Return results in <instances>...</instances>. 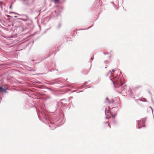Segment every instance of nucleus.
Instances as JSON below:
<instances>
[{
    "instance_id": "nucleus-10",
    "label": "nucleus",
    "mask_w": 154,
    "mask_h": 154,
    "mask_svg": "<svg viewBox=\"0 0 154 154\" xmlns=\"http://www.w3.org/2000/svg\"><path fill=\"white\" fill-rule=\"evenodd\" d=\"M11 6L12 5H11L10 6V8H11Z\"/></svg>"
},
{
    "instance_id": "nucleus-1",
    "label": "nucleus",
    "mask_w": 154,
    "mask_h": 154,
    "mask_svg": "<svg viewBox=\"0 0 154 154\" xmlns=\"http://www.w3.org/2000/svg\"><path fill=\"white\" fill-rule=\"evenodd\" d=\"M113 83L116 88L121 87V91H125L127 88L126 85H124L123 83L122 82V81L120 79H119L117 80H116L114 82H113Z\"/></svg>"
},
{
    "instance_id": "nucleus-9",
    "label": "nucleus",
    "mask_w": 154,
    "mask_h": 154,
    "mask_svg": "<svg viewBox=\"0 0 154 154\" xmlns=\"http://www.w3.org/2000/svg\"><path fill=\"white\" fill-rule=\"evenodd\" d=\"M112 72L113 73V72H114V70H112Z\"/></svg>"
},
{
    "instance_id": "nucleus-7",
    "label": "nucleus",
    "mask_w": 154,
    "mask_h": 154,
    "mask_svg": "<svg viewBox=\"0 0 154 154\" xmlns=\"http://www.w3.org/2000/svg\"><path fill=\"white\" fill-rule=\"evenodd\" d=\"M54 2L55 3H58L59 2L60 0H53Z\"/></svg>"
},
{
    "instance_id": "nucleus-8",
    "label": "nucleus",
    "mask_w": 154,
    "mask_h": 154,
    "mask_svg": "<svg viewBox=\"0 0 154 154\" xmlns=\"http://www.w3.org/2000/svg\"><path fill=\"white\" fill-rule=\"evenodd\" d=\"M116 115H115V114H114V115H113V114H112V117L114 119L115 117V116H116Z\"/></svg>"
},
{
    "instance_id": "nucleus-5",
    "label": "nucleus",
    "mask_w": 154,
    "mask_h": 154,
    "mask_svg": "<svg viewBox=\"0 0 154 154\" xmlns=\"http://www.w3.org/2000/svg\"><path fill=\"white\" fill-rule=\"evenodd\" d=\"M6 89L2 86H0V92H5L6 91Z\"/></svg>"
},
{
    "instance_id": "nucleus-6",
    "label": "nucleus",
    "mask_w": 154,
    "mask_h": 154,
    "mask_svg": "<svg viewBox=\"0 0 154 154\" xmlns=\"http://www.w3.org/2000/svg\"><path fill=\"white\" fill-rule=\"evenodd\" d=\"M110 107L109 106H108L106 107V108L105 109V112L106 113H109L110 111Z\"/></svg>"
},
{
    "instance_id": "nucleus-3",
    "label": "nucleus",
    "mask_w": 154,
    "mask_h": 154,
    "mask_svg": "<svg viewBox=\"0 0 154 154\" xmlns=\"http://www.w3.org/2000/svg\"><path fill=\"white\" fill-rule=\"evenodd\" d=\"M103 128L105 129H107L108 128H111L110 125L109 124L108 122H105L103 124Z\"/></svg>"
},
{
    "instance_id": "nucleus-11",
    "label": "nucleus",
    "mask_w": 154,
    "mask_h": 154,
    "mask_svg": "<svg viewBox=\"0 0 154 154\" xmlns=\"http://www.w3.org/2000/svg\"><path fill=\"white\" fill-rule=\"evenodd\" d=\"M111 72V74L112 73V72Z\"/></svg>"
},
{
    "instance_id": "nucleus-12",
    "label": "nucleus",
    "mask_w": 154,
    "mask_h": 154,
    "mask_svg": "<svg viewBox=\"0 0 154 154\" xmlns=\"http://www.w3.org/2000/svg\"><path fill=\"white\" fill-rule=\"evenodd\" d=\"M106 119H108V118H109L106 117Z\"/></svg>"
},
{
    "instance_id": "nucleus-4",
    "label": "nucleus",
    "mask_w": 154,
    "mask_h": 154,
    "mask_svg": "<svg viewBox=\"0 0 154 154\" xmlns=\"http://www.w3.org/2000/svg\"><path fill=\"white\" fill-rule=\"evenodd\" d=\"M24 17L21 18V20L23 21H26L29 20V17L26 15H24Z\"/></svg>"
},
{
    "instance_id": "nucleus-2",
    "label": "nucleus",
    "mask_w": 154,
    "mask_h": 154,
    "mask_svg": "<svg viewBox=\"0 0 154 154\" xmlns=\"http://www.w3.org/2000/svg\"><path fill=\"white\" fill-rule=\"evenodd\" d=\"M145 120L143 119L141 120L138 121V126L139 128H140L141 127L144 126V123Z\"/></svg>"
}]
</instances>
